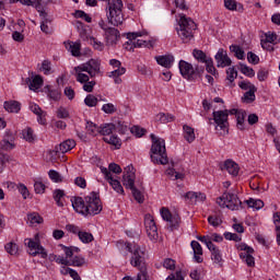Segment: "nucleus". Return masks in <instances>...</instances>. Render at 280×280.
I'll return each mask as SVG.
<instances>
[{"label":"nucleus","instance_id":"f257e3e1","mask_svg":"<svg viewBox=\"0 0 280 280\" xmlns=\"http://www.w3.org/2000/svg\"><path fill=\"white\" fill-rule=\"evenodd\" d=\"M72 208L81 215H98L102 213V200L100 194L92 191L84 197H73L71 199Z\"/></svg>","mask_w":280,"mask_h":280},{"label":"nucleus","instance_id":"f03ea898","mask_svg":"<svg viewBox=\"0 0 280 280\" xmlns=\"http://www.w3.org/2000/svg\"><path fill=\"white\" fill-rule=\"evenodd\" d=\"M151 161L158 165H167L170 160L167 159V150L165 149V140L156 138L154 133H151Z\"/></svg>","mask_w":280,"mask_h":280},{"label":"nucleus","instance_id":"7ed1b4c3","mask_svg":"<svg viewBox=\"0 0 280 280\" xmlns=\"http://www.w3.org/2000/svg\"><path fill=\"white\" fill-rule=\"evenodd\" d=\"M197 27L196 22L191 18H187L185 14L180 15L177 34L183 43H189L194 38V32H196Z\"/></svg>","mask_w":280,"mask_h":280},{"label":"nucleus","instance_id":"20e7f679","mask_svg":"<svg viewBox=\"0 0 280 280\" xmlns=\"http://www.w3.org/2000/svg\"><path fill=\"white\" fill-rule=\"evenodd\" d=\"M126 248L131 253V266L138 268V270H145V268H148V265L145 264V249L141 248L139 245H133L132 243H127Z\"/></svg>","mask_w":280,"mask_h":280},{"label":"nucleus","instance_id":"39448f33","mask_svg":"<svg viewBox=\"0 0 280 280\" xmlns=\"http://www.w3.org/2000/svg\"><path fill=\"white\" fill-rule=\"evenodd\" d=\"M217 203L222 209H230V211H240V209H244L240 197L230 191H225L221 197L217 198Z\"/></svg>","mask_w":280,"mask_h":280},{"label":"nucleus","instance_id":"423d86ee","mask_svg":"<svg viewBox=\"0 0 280 280\" xmlns=\"http://www.w3.org/2000/svg\"><path fill=\"white\" fill-rule=\"evenodd\" d=\"M179 72L182 73L183 78H187V80H190V78H194V75H200V73L205 72V68L200 66H194L185 60L179 61Z\"/></svg>","mask_w":280,"mask_h":280},{"label":"nucleus","instance_id":"0eeeda50","mask_svg":"<svg viewBox=\"0 0 280 280\" xmlns=\"http://www.w3.org/2000/svg\"><path fill=\"white\" fill-rule=\"evenodd\" d=\"M98 25L103 31L105 32V38L107 40V44L109 45H117V40L120 38L119 30L115 27H109L104 20H101L98 22Z\"/></svg>","mask_w":280,"mask_h":280},{"label":"nucleus","instance_id":"6e6552de","mask_svg":"<svg viewBox=\"0 0 280 280\" xmlns=\"http://www.w3.org/2000/svg\"><path fill=\"white\" fill-rule=\"evenodd\" d=\"M100 61L97 59H90L88 62L81 66L74 67V71H85L90 78H95L100 73Z\"/></svg>","mask_w":280,"mask_h":280},{"label":"nucleus","instance_id":"1a4fd4ad","mask_svg":"<svg viewBox=\"0 0 280 280\" xmlns=\"http://www.w3.org/2000/svg\"><path fill=\"white\" fill-rule=\"evenodd\" d=\"M24 244L28 247V254L33 257L40 255L43 259H47V252L45 250V247L42 246L38 242H35L32 238H25Z\"/></svg>","mask_w":280,"mask_h":280},{"label":"nucleus","instance_id":"9d476101","mask_svg":"<svg viewBox=\"0 0 280 280\" xmlns=\"http://www.w3.org/2000/svg\"><path fill=\"white\" fill-rule=\"evenodd\" d=\"M144 226L148 237L151 241L159 240V229L156 228V222H154V217H152V214L144 215Z\"/></svg>","mask_w":280,"mask_h":280},{"label":"nucleus","instance_id":"9b49d317","mask_svg":"<svg viewBox=\"0 0 280 280\" xmlns=\"http://www.w3.org/2000/svg\"><path fill=\"white\" fill-rule=\"evenodd\" d=\"M213 121L217 124V130H228L229 128V110H217L212 113Z\"/></svg>","mask_w":280,"mask_h":280},{"label":"nucleus","instance_id":"f8f14e48","mask_svg":"<svg viewBox=\"0 0 280 280\" xmlns=\"http://www.w3.org/2000/svg\"><path fill=\"white\" fill-rule=\"evenodd\" d=\"M160 213L162 215V220L168 222L171 231L178 229V224H180V217L178 214H172L167 208H162Z\"/></svg>","mask_w":280,"mask_h":280},{"label":"nucleus","instance_id":"ddd939ff","mask_svg":"<svg viewBox=\"0 0 280 280\" xmlns=\"http://www.w3.org/2000/svg\"><path fill=\"white\" fill-rule=\"evenodd\" d=\"M102 174H104L106 180H108L110 187L116 191V194H121L124 196V186H121V182L118 179H115L113 177V174L108 172V168L101 167Z\"/></svg>","mask_w":280,"mask_h":280},{"label":"nucleus","instance_id":"4468645a","mask_svg":"<svg viewBox=\"0 0 280 280\" xmlns=\"http://www.w3.org/2000/svg\"><path fill=\"white\" fill-rule=\"evenodd\" d=\"M148 34L147 32H133V33H128L127 38L128 40L124 44V49L127 51H135L137 49V45L135 44V40L141 36H145Z\"/></svg>","mask_w":280,"mask_h":280},{"label":"nucleus","instance_id":"2eb2a0df","mask_svg":"<svg viewBox=\"0 0 280 280\" xmlns=\"http://www.w3.org/2000/svg\"><path fill=\"white\" fill-rule=\"evenodd\" d=\"M214 60L217 61V67H221L224 69V67H231L232 60L229 57V54H226V50L220 48L214 56Z\"/></svg>","mask_w":280,"mask_h":280},{"label":"nucleus","instance_id":"dca6fc26","mask_svg":"<svg viewBox=\"0 0 280 280\" xmlns=\"http://www.w3.org/2000/svg\"><path fill=\"white\" fill-rule=\"evenodd\" d=\"M135 166L128 165L125 167L124 175H122V185L124 187H132L135 184Z\"/></svg>","mask_w":280,"mask_h":280},{"label":"nucleus","instance_id":"f3484780","mask_svg":"<svg viewBox=\"0 0 280 280\" xmlns=\"http://www.w3.org/2000/svg\"><path fill=\"white\" fill-rule=\"evenodd\" d=\"M75 148V140L68 139L61 142L59 145L55 147V150L51 151V154H66Z\"/></svg>","mask_w":280,"mask_h":280},{"label":"nucleus","instance_id":"a211bd4d","mask_svg":"<svg viewBox=\"0 0 280 280\" xmlns=\"http://www.w3.org/2000/svg\"><path fill=\"white\" fill-rule=\"evenodd\" d=\"M22 3V5H32L37 12L45 16V10L43 9V0H10V3Z\"/></svg>","mask_w":280,"mask_h":280},{"label":"nucleus","instance_id":"6ab92c4d","mask_svg":"<svg viewBox=\"0 0 280 280\" xmlns=\"http://www.w3.org/2000/svg\"><path fill=\"white\" fill-rule=\"evenodd\" d=\"M30 110L37 116V121L40 124V126H45L47 124V112L43 110L38 104L31 103Z\"/></svg>","mask_w":280,"mask_h":280},{"label":"nucleus","instance_id":"aec40b11","mask_svg":"<svg viewBox=\"0 0 280 280\" xmlns=\"http://www.w3.org/2000/svg\"><path fill=\"white\" fill-rule=\"evenodd\" d=\"M185 200H189L190 205H198V202H205L207 196L202 192L188 191L184 195Z\"/></svg>","mask_w":280,"mask_h":280},{"label":"nucleus","instance_id":"412c9836","mask_svg":"<svg viewBox=\"0 0 280 280\" xmlns=\"http://www.w3.org/2000/svg\"><path fill=\"white\" fill-rule=\"evenodd\" d=\"M2 150H14V135L12 132H5L4 138L0 142V154Z\"/></svg>","mask_w":280,"mask_h":280},{"label":"nucleus","instance_id":"4be33fe9","mask_svg":"<svg viewBox=\"0 0 280 280\" xmlns=\"http://www.w3.org/2000/svg\"><path fill=\"white\" fill-rule=\"evenodd\" d=\"M208 250H210L211 259L214 261V264H222V253L220 252V248L215 246V244L209 243Z\"/></svg>","mask_w":280,"mask_h":280},{"label":"nucleus","instance_id":"5701e85b","mask_svg":"<svg viewBox=\"0 0 280 280\" xmlns=\"http://www.w3.org/2000/svg\"><path fill=\"white\" fill-rule=\"evenodd\" d=\"M158 65L161 67H165V69H171L174 63V56L172 55H163L155 57Z\"/></svg>","mask_w":280,"mask_h":280},{"label":"nucleus","instance_id":"b1692460","mask_svg":"<svg viewBox=\"0 0 280 280\" xmlns=\"http://www.w3.org/2000/svg\"><path fill=\"white\" fill-rule=\"evenodd\" d=\"M222 170H226V172H229V174L232 176H237V174H240V165L232 160H226Z\"/></svg>","mask_w":280,"mask_h":280},{"label":"nucleus","instance_id":"393cba45","mask_svg":"<svg viewBox=\"0 0 280 280\" xmlns=\"http://www.w3.org/2000/svg\"><path fill=\"white\" fill-rule=\"evenodd\" d=\"M190 246L194 250V259L197 264H202L203 259L202 257H200V255H202V246L200 245V243H198V241H192L190 243Z\"/></svg>","mask_w":280,"mask_h":280},{"label":"nucleus","instance_id":"a878e982","mask_svg":"<svg viewBox=\"0 0 280 280\" xmlns=\"http://www.w3.org/2000/svg\"><path fill=\"white\" fill-rule=\"evenodd\" d=\"M26 84H28L31 91H38L43 86V77L37 74L33 80L26 78Z\"/></svg>","mask_w":280,"mask_h":280},{"label":"nucleus","instance_id":"bb28decb","mask_svg":"<svg viewBox=\"0 0 280 280\" xmlns=\"http://www.w3.org/2000/svg\"><path fill=\"white\" fill-rule=\"evenodd\" d=\"M184 139H186V141L188 143H194V141H196V132L194 131V128H191L188 125H184Z\"/></svg>","mask_w":280,"mask_h":280},{"label":"nucleus","instance_id":"cd10ccee","mask_svg":"<svg viewBox=\"0 0 280 280\" xmlns=\"http://www.w3.org/2000/svg\"><path fill=\"white\" fill-rule=\"evenodd\" d=\"M8 187H11V189H14V187H16L19 192L23 196L24 200H27V198L30 197V190L27 189V186H25L24 184L16 185L14 183H9Z\"/></svg>","mask_w":280,"mask_h":280},{"label":"nucleus","instance_id":"c85d7f7f","mask_svg":"<svg viewBox=\"0 0 280 280\" xmlns=\"http://www.w3.org/2000/svg\"><path fill=\"white\" fill-rule=\"evenodd\" d=\"M126 189H130L131 194L135 198V200L137 202H139V205H143V201L145 200V198L143 197V194L140 192L139 189H137V187H135V183L132 184V186H125Z\"/></svg>","mask_w":280,"mask_h":280},{"label":"nucleus","instance_id":"c756f323","mask_svg":"<svg viewBox=\"0 0 280 280\" xmlns=\"http://www.w3.org/2000/svg\"><path fill=\"white\" fill-rule=\"evenodd\" d=\"M22 136L25 141L28 143H34L36 141V135L34 133V129L32 127H26L22 130Z\"/></svg>","mask_w":280,"mask_h":280},{"label":"nucleus","instance_id":"7c9ffc66","mask_svg":"<svg viewBox=\"0 0 280 280\" xmlns=\"http://www.w3.org/2000/svg\"><path fill=\"white\" fill-rule=\"evenodd\" d=\"M4 109L8 113H19L21 110V103L16 101L4 102Z\"/></svg>","mask_w":280,"mask_h":280},{"label":"nucleus","instance_id":"2f4dec72","mask_svg":"<svg viewBox=\"0 0 280 280\" xmlns=\"http://www.w3.org/2000/svg\"><path fill=\"white\" fill-rule=\"evenodd\" d=\"M103 141L105 143H109V145H114L116 150H119L121 148V139L117 137L116 135H112L110 137H104Z\"/></svg>","mask_w":280,"mask_h":280},{"label":"nucleus","instance_id":"473e14b6","mask_svg":"<svg viewBox=\"0 0 280 280\" xmlns=\"http://www.w3.org/2000/svg\"><path fill=\"white\" fill-rule=\"evenodd\" d=\"M176 117L172 114H165V113H159L155 116V121H160V124H170L171 121H174Z\"/></svg>","mask_w":280,"mask_h":280},{"label":"nucleus","instance_id":"72a5a7b5","mask_svg":"<svg viewBox=\"0 0 280 280\" xmlns=\"http://www.w3.org/2000/svg\"><path fill=\"white\" fill-rule=\"evenodd\" d=\"M114 130H115V124H105L100 127L98 135H102L103 137H108L113 135Z\"/></svg>","mask_w":280,"mask_h":280},{"label":"nucleus","instance_id":"f704fd0d","mask_svg":"<svg viewBox=\"0 0 280 280\" xmlns=\"http://www.w3.org/2000/svg\"><path fill=\"white\" fill-rule=\"evenodd\" d=\"M255 93H257V86H252L250 90L245 92L243 97L244 102H246V104H253L256 100Z\"/></svg>","mask_w":280,"mask_h":280},{"label":"nucleus","instance_id":"c9c22d12","mask_svg":"<svg viewBox=\"0 0 280 280\" xmlns=\"http://www.w3.org/2000/svg\"><path fill=\"white\" fill-rule=\"evenodd\" d=\"M273 224L276 226V242L280 246V212L273 214Z\"/></svg>","mask_w":280,"mask_h":280},{"label":"nucleus","instance_id":"e433bc0d","mask_svg":"<svg viewBox=\"0 0 280 280\" xmlns=\"http://www.w3.org/2000/svg\"><path fill=\"white\" fill-rule=\"evenodd\" d=\"M166 174L171 176V178H174V180H183V178H185V172L177 171L176 168H168Z\"/></svg>","mask_w":280,"mask_h":280},{"label":"nucleus","instance_id":"4c0bfd02","mask_svg":"<svg viewBox=\"0 0 280 280\" xmlns=\"http://www.w3.org/2000/svg\"><path fill=\"white\" fill-rule=\"evenodd\" d=\"M39 16L42 18V23H40L42 32H44V34H51V27H49V20L47 19V12H45V15H42L39 13Z\"/></svg>","mask_w":280,"mask_h":280},{"label":"nucleus","instance_id":"58836bf2","mask_svg":"<svg viewBox=\"0 0 280 280\" xmlns=\"http://www.w3.org/2000/svg\"><path fill=\"white\" fill-rule=\"evenodd\" d=\"M192 56L198 62H202L203 65L209 60L211 57H207V54L200 49H194Z\"/></svg>","mask_w":280,"mask_h":280},{"label":"nucleus","instance_id":"ea45409f","mask_svg":"<svg viewBox=\"0 0 280 280\" xmlns=\"http://www.w3.org/2000/svg\"><path fill=\"white\" fill-rule=\"evenodd\" d=\"M80 43H68L66 44V48L68 49V51H70L72 54V56H74L75 58H78V56H80Z\"/></svg>","mask_w":280,"mask_h":280},{"label":"nucleus","instance_id":"a19ab883","mask_svg":"<svg viewBox=\"0 0 280 280\" xmlns=\"http://www.w3.org/2000/svg\"><path fill=\"white\" fill-rule=\"evenodd\" d=\"M237 5L240 10H244V5H242V3L237 4V1L235 0H224V7L231 12H235V10H237Z\"/></svg>","mask_w":280,"mask_h":280},{"label":"nucleus","instance_id":"79ce46f5","mask_svg":"<svg viewBox=\"0 0 280 280\" xmlns=\"http://www.w3.org/2000/svg\"><path fill=\"white\" fill-rule=\"evenodd\" d=\"M27 220L31 226H34V224H43V217H40V214H38L37 212L28 214Z\"/></svg>","mask_w":280,"mask_h":280},{"label":"nucleus","instance_id":"37998d69","mask_svg":"<svg viewBox=\"0 0 280 280\" xmlns=\"http://www.w3.org/2000/svg\"><path fill=\"white\" fill-rule=\"evenodd\" d=\"M247 207L252 208V209H256V210H259V209H264V202L261 201V199H248L245 201Z\"/></svg>","mask_w":280,"mask_h":280},{"label":"nucleus","instance_id":"c03bdc74","mask_svg":"<svg viewBox=\"0 0 280 280\" xmlns=\"http://www.w3.org/2000/svg\"><path fill=\"white\" fill-rule=\"evenodd\" d=\"M230 51H232V54H234V56L238 59V60H244V49H242V47H240L238 45H232L230 46Z\"/></svg>","mask_w":280,"mask_h":280},{"label":"nucleus","instance_id":"a18cd8bd","mask_svg":"<svg viewBox=\"0 0 280 280\" xmlns=\"http://www.w3.org/2000/svg\"><path fill=\"white\" fill-rule=\"evenodd\" d=\"M79 240L83 243V244H91V242H93L95 238L93 237L92 233L89 232H79Z\"/></svg>","mask_w":280,"mask_h":280},{"label":"nucleus","instance_id":"49530a36","mask_svg":"<svg viewBox=\"0 0 280 280\" xmlns=\"http://www.w3.org/2000/svg\"><path fill=\"white\" fill-rule=\"evenodd\" d=\"M62 198H65V190L62 189H56L54 191V200L59 207H65V203L62 202Z\"/></svg>","mask_w":280,"mask_h":280},{"label":"nucleus","instance_id":"de8ad7c7","mask_svg":"<svg viewBox=\"0 0 280 280\" xmlns=\"http://www.w3.org/2000/svg\"><path fill=\"white\" fill-rule=\"evenodd\" d=\"M85 128H86L89 135H92L93 137H96V135H100V126H97L96 124H94L92 121H88Z\"/></svg>","mask_w":280,"mask_h":280},{"label":"nucleus","instance_id":"09e8293b","mask_svg":"<svg viewBox=\"0 0 280 280\" xmlns=\"http://www.w3.org/2000/svg\"><path fill=\"white\" fill-rule=\"evenodd\" d=\"M240 71L243 75H247V78H255V70L244 63H240Z\"/></svg>","mask_w":280,"mask_h":280},{"label":"nucleus","instance_id":"8fccbe9b","mask_svg":"<svg viewBox=\"0 0 280 280\" xmlns=\"http://www.w3.org/2000/svg\"><path fill=\"white\" fill-rule=\"evenodd\" d=\"M97 97H95V95L93 94H89L85 98H84V104L85 106H89V108H93L95 106H97Z\"/></svg>","mask_w":280,"mask_h":280},{"label":"nucleus","instance_id":"3c124183","mask_svg":"<svg viewBox=\"0 0 280 280\" xmlns=\"http://www.w3.org/2000/svg\"><path fill=\"white\" fill-rule=\"evenodd\" d=\"M102 110L105 115H114V113H117V106L113 103H107L102 106Z\"/></svg>","mask_w":280,"mask_h":280},{"label":"nucleus","instance_id":"603ef678","mask_svg":"<svg viewBox=\"0 0 280 280\" xmlns=\"http://www.w3.org/2000/svg\"><path fill=\"white\" fill-rule=\"evenodd\" d=\"M4 248L9 255H19V245L14 242L8 243Z\"/></svg>","mask_w":280,"mask_h":280},{"label":"nucleus","instance_id":"864d4df0","mask_svg":"<svg viewBox=\"0 0 280 280\" xmlns=\"http://www.w3.org/2000/svg\"><path fill=\"white\" fill-rule=\"evenodd\" d=\"M86 264V259L82 256H74L69 266H77L78 268H82Z\"/></svg>","mask_w":280,"mask_h":280},{"label":"nucleus","instance_id":"5fc2aeb1","mask_svg":"<svg viewBox=\"0 0 280 280\" xmlns=\"http://www.w3.org/2000/svg\"><path fill=\"white\" fill-rule=\"evenodd\" d=\"M90 45L94 47V49H97V51H103L104 50V43L100 42V39L95 37H90Z\"/></svg>","mask_w":280,"mask_h":280},{"label":"nucleus","instance_id":"6e6d98bb","mask_svg":"<svg viewBox=\"0 0 280 280\" xmlns=\"http://www.w3.org/2000/svg\"><path fill=\"white\" fill-rule=\"evenodd\" d=\"M48 176L54 183H62V176L60 173H58V171L50 170L48 172Z\"/></svg>","mask_w":280,"mask_h":280},{"label":"nucleus","instance_id":"4d7b16f0","mask_svg":"<svg viewBox=\"0 0 280 280\" xmlns=\"http://www.w3.org/2000/svg\"><path fill=\"white\" fill-rule=\"evenodd\" d=\"M40 71H43L44 75H49L51 73V61L44 60L42 62Z\"/></svg>","mask_w":280,"mask_h":280},{"label":"nucleus","instance_id":"13d9d810","mask_svg":"<svg viewBox=\"0 0 280 280\" xmlns=\"http://www.w3.org/2000/svg\"><path fill=\"white\" fill-rule=\"evenodd\" d=\"M246 117V113L245 112H241L237 114L236 116V126L238 128V130H245V127H244V119Z\"/></svg>","mask_w":280,"mask_h":280},{"label":"nucleus","instance_id":"bf43d9fd","mask_svg":"<svg viewBox=\"0 0 280 280\" xmlns=\"http://www.w3.org/2000/svg\"><path fill=\"white\" fill-rule=\"evenodd\" d=\"M226 80L230 81V84H233V82H235V78H237V71L235 68H229L226 70Z\"/></svg>","mask_w":280,"mask_h":280},{"label":"nucleus","instance_id":"052dcab7","mask_svg":"<svg viewBox=\"0 0 280 280\" xmlns=\"http://www.w3.org/2000/svg\"><path fill=\"white\" fill-rule=\"evenodd\" d=\"M135 45L137 47H154V42L145 40V39H135Z\"/></svg>","mask_w":280,"mask_h":280},{"label":"nucleus","instance_id":"680f3d73","mask_svg":"<svg viewBox=\"0 0 280 280\" xmlns=\"http://www.w3.org/2000/svg\"><path fill=\"white\" fill-rule=\"evenodd\" d=\"M75 78H77V82H80V84H84L90 80L89 75L85 73H82V71H75Z\"/></svg>","mask_w":280,"mask_h":280},{"label":"nucleus","instance_id":"e2e57ef3","mask_svg":"<svg viewBox=\"0 0 280 280\" xmlns=\"http://www.w3.org/2000/svg\"><path fill=\"white\" fill-rule=\"evenodd\" d=\"M223 235L224 238L229 240L230 242H242V237L236 233L225 232Z\"/></svg>","mask_w":280,"mask_h":280},{"label":"nucleus","instance_id":"0e129e2a","mask_svg":"<svg viewBox=\"0 0 280 280\" xmlns=\"http://www.w3.org/2000/svg\"><path fill=\"white\" fill-rule=\"evenodd\" d=\"M208 222L211 226H220V224H222V218L218 215H210L208 217Z\"/></svg>","mask_w":280,"mask_h":280},{"label":"nucleus","instance_id":"69168bd1","mask_svg":"<svg viewBox=\"0 0 280 280\" xmlns=\"http://www.w3.org/2000/svg\"><path fill=\"white\" fill-rule=\"evenodd\" d=\"M205 65H206V70L209 73H211V75H215L217 70H215V66H213V59L209 58Z\"/></svg>","mask_w":280,"mask_h":280},{"label":"nucleus","instance_id":"338daca9","mask_svg":"<svg viewBox=\"0 0 280 280\" xmlns=\"http://www.w3.org/2000/svg\"><path fill=\"white\" fill-rule=\"evenodd\" d=\"M130 131L136 137H143V135H145V129H143V128L139 127V126L131 127Z\"/></svg>","mask_w":280,"mask_h":280},{"label":"nucleus","instance_id":"774afa93","mask_svg":"<svg viewBox=\"0 0 280 280\" xmlns=\"http://www.w3.org/2000/svg\"><path fill=\"white\" fill-rule=\"evenodd\" d=\"M166 280H185V278H183V272L182 271H176L175 273H171Z\"/></svg>","mask_w":280,"mask_h":280}]
</instances>
